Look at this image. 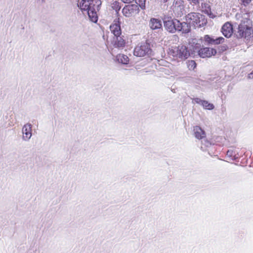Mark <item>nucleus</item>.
Masks as SVG:
<instances>
[{
    "label": "nucleus",
    "mask_w": 253,
    "mask_h": 253,
    "mask_svg": "<svg viewBox=\"0 0 253 253\" xmlns=\"http://www.w3.org/2000/svg\"><path fill=\"white\" fill-rule=\"evenodd\" d=\"M164 24L165 28L169 33H174L178 31L181 32L182 33H188L190 32V26L187 23L180 22L175 19L165 18Z\"/></svg>",
    "instance_id": "1"
},
{
    "label": "nucleus",
    "mask_w": 253,
    "mask_h": 253,
    "mask_svg": "<svg viewBox=\"0 0 253 253\" xmlns=\"http://www.w3.org/2000/svg\"><path fill=\"white\" fill-rule=\"evenodd\" d=\"M185 20L188 25L193 26L195 28H200L206 24L207 21L204 16L196 12H191L188 14L185 17Z\"/></svg>",
    "instance_id": "2"
},
{
    "label": "nucleus",
    "mask_w": 253,
    "mask_h": 253,
    "mask_svg": "<svg viewBox=\"0 0 253 253\" xmlns=\"http://www.w3.org/2000/svg\"><path fill=\"white\" fill-rule=\"evenodd\" d=\"M169 54L173 57L185 60L190 56V52L185 45L171 47L169 49Z\"/></svg>",
    "instance_id": "3"
},
{
    "label": "nucleus",
    "mask_w": 253,
    "mask_h": 253,
    "mask_svg": "<svg viewBox=\"0 0 253 253\" xmlns=\"http://www.w3.org/2000/svg\"><path fill=\"white\" fill-rule=\"evenodd\" d=\"M152 53V50L150 45L147 42H141L135 48L133 54L138 57H143L146 55H150Z\"/></svg>",
    "instance_id": "4"
},
{
    "label": "nucleus",
    "mask_w": 253,
    "mask_h": 253,
    "mask_svg": "<svg viewBox=\"0 0 253 253\" xmlns=\"http://www.w3.org/2000/svg\"><path fill=\"white\" fill-rule=\"evenodd\" d=\"M253 34V30L251 26L242 22L239 25L236 35L238 38H250Z\"/></svg>",
    "instance_id": "5"
},
{
    "label": "nucleus",
    "mask_w": 253,
    "mask_h": 253,
    "mask_svg": "<svg viewBox=\"0 0 253 253\" xmlns=\"http://www.w3.org/2000/svg\"><path fill=\"white\" fill-rule=\"evenodd\" d=\"M94 2V6L91 7L86 12L90 21L92 22L96 23L98 20L97 11L99 10L102 2L100 0H95Z\"/></svg>",
    "instance_id": "6"
},
{
    "label": "nucleus",
    "mask_w": 253,
    "mask_h": 253,
    "mask_svg": "<svg viewBox=\"0 0 253 253\" xmlns=\"http://www.w3.org/2000/svg\"><path fill=\"white\" fill-rule=\"evenodd\" d=\"M184 2L182 0H174L172 5V10L175 15L181 17L185 12Z\"/></svg>",
    "instance_id": "7"
},
{
    "label": "nucleus",
    "mask_w": 253,
    "mask_h": 253,
    "mask_svg": "<svg viewBox=\"0 0 253 253\" xmlns=\"http://www.w3.org/2000/svg\"><path fill=\"white\" fill-rule=\"evenodd\" d=\"M139 11V7L136 4L127 5L122 10L123 14L127 17H131L138 13Z\"/></svg>",
    "instance_id": "8"
},
{
    "label": "nucleus",
    "mask_w": 253,
    "mask_h": 253,
    "mask_svg": "<svg viewBox=\"0 0 253 253\" xmlns=\"http://www.w3.org/2000/svg\"><path fill=\"white\" fill-rule=\"evenodd\" d=\"M32 125L29 123L25 124L22 128V140L24 141H29L32 136Z\"/></svg>",
    "instance_id": "9"
},
{
    "label": "nucleus",
    "mask_w": 253,
    "mask_h": 253,
    "mask_svg": "<svg viewBox=\"0 0 253 253\" xmlns=\"http://www.w3.org/2000/svg\"><path fill=\"white\" fill-rule=\"evenodd\" d=\"M95 0H82L78 4L82 12L86 11L94 6Z\"/></svg>",
    "instance_id": "10"
},
{
    "label": "nucleus",
    "mask_w": 253,
    "mask_h": 253,
    "mask_svg": "<svg viewBox=\"0 0 253 253\" xmlns=\"http://www.w3.org/2000/svg\"><path fill=\"white\" fill-rule=\"evenodd\" d=\"M198 53L202 58L210 57L215 55L216 53V50L213 48L204 47L201 48L199 50Z\"/></svg>",
    "instance_id": "11"
},
{
    "label": "nucleus",
    "mask_w": 253,
    "mask_h": 253,
    "mask_svg": "<svg viewBox=\"0 0 253 253\" xmlns=\"http://www.w3.org/2000/svg\"><path fill=\"white\" fill-rule=\"evenodd\" d=\"M221 32L226 38H230L233 33L232 25L229 22H226L222 27Z\"/></svg>",
    "instance_id": "12"
},
{
    "label": "nucleus",
    "mask_w": 253,
    "mask_h": 253,
    "mask_svg": "<svg viewBox=\"0 0 253 253\" xmlns=\"http://www.w3.org/2000/svg\"><path fill=\"white\" fill-rule=\"evenodd\" d=\"M204 40L209 44L215 45L223 43L224 41V39L221 37L213 39L207 35L205 36Z\"/></svg>",
    "instance_id": "13"
},
{
    "label": "nucleus",
    "mask_w": 253,
    "mask_h": 253,
    "mask_svg": "<svg viewBox=\"0 0 253 253\" xmlns=\"http://www.w3.org/2000/svg\"><path fill=\"white\" fill-rule=\"evenodd\" d=\"M115 37L114 42V46L119 49H123L126 45V41L124 39V36L120 35Z\"/></svg>",
    "instance_id": "14"
},
{
    "label": "nucleus",
    "mask_w": 253,
    "mask_h": 253,
    "mask_svg": "<svg viewBox=\"0 0 253 253\" xmlns=\"http://www.w3.org/2000/svg\"><path fill=\"white\" fill-rule=\"evenodd\" d=\"M194 135L196 138L199 139H202L206 136V133L204 130L199 126H195L193 128Z\"/></svg>",
    "instance_id": "15"
},
{
    "label": "nucleus",
    "mask_w": 253,
    "mask_h": 253,
    "mask_svg": "<svg viewBox=\"0 0 253 253\" xmlns=\"http://www.w3.org/2000/svg\"><path fill=\"white\" fill-rule=\"evenodd\" d=\"M110 29L111 33L114 34L115 37L119 36L121 35V29L120 25L119 23H114L110 25Z\"/></svg>",
    "instance_id": "16"
},
{
    "label": "nucleus",
    "mask_w": 253,
    "mask_h": 253,
    "mask_svg": "<svg viewBox=\"0 0 253 253\" xmlns=\"http://www.w3.org/2000/svg\"><path fill=\"white\" fill-rule=\"evenodd\" d=\"M150 27L153 30L160 29L162 27L161 21L157 19L152 18L150 22Z\"/></svg>",
    "instance_id": "17"
},
{
    "label": "nucleus",
    "mask_w": 253,
    "mask_h": 253,
    "mask_svg": "<svg viewBox=\"0 0 253 253\" xmlns=\"http://www.w3.org/2000/svg\"><path fill=\"white\" fill-rule=\"evenodd\" d=\"M117 60L119 62L123 64H127L129 62L128 57L123 54H120L117 56Z\"/></svg>",
    "instance_id": "18"
},
{
    "label": "nucleus",
    "mask_w": 253,
    "mask_h": 253,
    "mask_svg": "<svg viewBox=\"0 0 253 253\" xmlns=\"http://www.w3.org/2000/svg\"><path fill=\"white\" fill-rule=\"evenodd\" d=\"M211 143L206 138H203L201 141V149L204 151H207L208 148L211 147Z\"/></svg>",
    "instance_id": "19"
},
{
    "label": "nucleus",
    "mask_w": 253,
    "mask_h": 253,
    "mask_svg": "<svg viewBox=\"0 0 253 253\" xmlns=\"http://www.w3.org/2000/svg\"><path fill=\"white\" fill-rule=\"evenodd\" d=\"M201 7L203 11L207 14L211 13V6L209 3L207 2L202 3Z\"/></svg>",
    "instance_id": "20"
},
{
    "label": "nucleus",
    "mask_w": 253,
    "mask_h": 253,
    "mask_svg": "<svg viewBox=\"0 0 253 253\" xmlns=\"http://www.w3.org/2000/svg\"><path fill=\"white\" fill-rule=\"evenodd\" d=\"M202 106L206 109L208 110H212L214 106V105L209 103L208 101L204 100V101L202 102Z\"/></svg>",
    "instance_id": "21"
},
{
    "label": "nucleus",
    "mask_w": 253,
    "mask_h": 253,
    "mask_svg": "<svg viewBox=\"0 0 253 253\" xmlns=\"http://www.w3.org/2000/svg\"><path fill=\"white\" fill-rule=\"evenodd\" d=\"M187 64V67L190 70H193L196 67V63L194 60H189Z\"/></svg>",
    "instance_id": "22"
},
{
    "label": "nucleus",
    "mask_w": 253,
    "mask_h": 253,
    "mask_svg": "<svg viewBox=\"0 0 253 253\" xmlns=\"http://www.w3.org/2000/svg\"><path fill=\"white\" fill-rule=\"evenodd\" d=\"M112 7L116 12H118L120 10L121 6L120 5V3L118 1H115L112 4Z\"/></svg>",
    "instance_id": "23"
},
{
    "label": "nucleus",
    "mask_w": 253,
    "mask_h": 253,
    "mask_svg": "<svg viewBox=\"0 0 253 253\" xmlns=\"http://www.w3.org/2000/svg\"><path fill=\"white\" fill-rule=\"evenodd\" d=\"M146 0H136V3L142 9H145Z\"/></svg>",
    "instance_id": "24"
},
{
    "label": "nucleus",
    "mask_w": 253,
    "mask_h": 253,
    "mask_svg": "<svg viewBox=\"0 0 253 253\" xmlns=\"http://www.w3.org/2000/svg\"><path fill=\"white\" fill-rule=\"evenodd\" d=\"M193 101L197 104H199L202 105L204 100H202L199 98H195L193 99Z\"/></svg>",
    "instance_id": "25"
},
{
    "label": "nucleus",
    "mask_w": 253,
    "mask_h": 253,
    "mask_svg": "<svg viewBox=\"0 0 253 253\" xmlns=\"http://www.w3.org/2000/svg\"><path fill=\"white\" fill-rule=\"evenodd\" d=\"M190 3H193L195 5L199 3L200 0H188Z\"/></svg>",
    "instance_id": "26"
},
{
    "label": "nucleus",
    "mask_w": 253,
    "mask_h": 253,
    "mask_svg": "<svg viewBox=\"0 0 253 253\" xmlns=\"http://www.w3.org/2000/svg\"><path fill=\"white\" fill-rule=\"evenodd\" d=\"M233 151L231 150H229L227 151L226 154L228 156L230 157H232L233 156Z\"/></svg>",
    "instance_id": "27"
},
{
    "label": "nucleus",
    "mask_w": 253,
    "mask_h": 253,
    "mask_svg": "<svg viewBox=\"0 0 253 253\" xmlns=\"http://www.w3.org/2000/svg\"><path fill=\"white\" fill-rule=\"evenodd\" d=\"M241 1L243 4L245 6L248 4L252 1V0H241Z\"/></svg>",
    "instance_id": "28"
},
{
    "label": "nucleus",
    "mask_w": 253,
    "mask_h": 253,
    "mask_svg": "<svg viewBox=\"0 0 253 253\" xmlns=\"http://www.w3.org/2000/svg\"><path fill=\"white\" fill-rule=\"evenodd\" d=\"M133 0H122V1L124 3H130Z\"/></svg>",
    "instance_id": "29"
},
{
    "label": "nucleus",
    "mask_w": 253,
    "mask_h": 253,
    "mask_svg": "<svg viewBox=\"0 0 253 253\" xmlns=\"http://www.w3.org/2000/svg\"><path fill=\"white\" fill-rule=\"evenodd\" d=\"M248 77L249 79H253V71L250 74H249Z\"/></svg>",
    "instance_id": "30"
},
{
    "label": "nucleus",
    "mask_w": 253,
    "mask_h": 253,
    "mask_svg": "<svg viewBox=\"0 0 253 253\" xmlns=\"http://www.w3.org/2000/svg\"><path fill=\"white\" fill-rule=\"evenodd\" d=\"M37 1H39L40 0H36Z\"/></svg>",
    "instance_id": "31"
}]
</instances>
